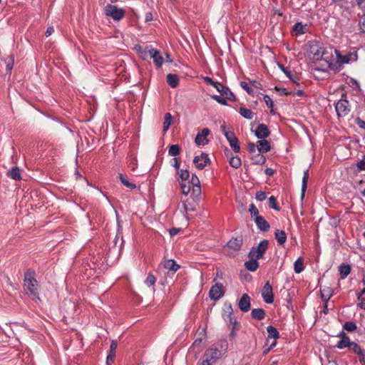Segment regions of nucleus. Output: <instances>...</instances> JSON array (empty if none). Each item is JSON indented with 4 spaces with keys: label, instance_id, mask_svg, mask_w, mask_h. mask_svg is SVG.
I'll return each mask as SVG.
<instances>
[{
    "label": "nucleus",
    "instance_id": "28",
    "mask_svg": "<svg viewBox=\"0 0 365 365\" xmlns=\"http://www.w3.org/2000/svg\"><path fill=\"white\" fill-rule=\"evenodd\" d=\"M166 80H167L168 84L171 88H176L179 84V78H178V75H176V74H173V73L168 74L166 76Z\"/></svg>",
    "mask_w": 365,
    "mask_h": 365
},
{
    "label": "nucleus",
    "instance_id": "9",
    "mask_svg": "<svg viewBox=\"0 0 365 365\" xmlns=\"http://www.w3.org/2000/svg\"><path fill=\"white\" fill-rule=\"evenodd\" d=\"M335 109L339 116H346L350 111L349 101L346 99H340L337 102Z\"/></svg>",
    "mask_w": 365,
    "mask_h": 365
},
{
    "label": "nucleus",
    "instance_id": "32",
    "mask_svg": "<svg viewBox=\"0 0 365 365\" xmlns=\"http://www.w3.org/2000/svg\"><path fill=\"white\" fill-rule=\"evenodd\" d=\"M274 236L279 245H283L286 242L287 235L284 231L278 230L276 231Z\"/></svg>",
    "mask_w": 365,
    "mask_h": 365
},
{
    "label": "nucleus",
    "instance_id": "15",
    "mask_svg": "<svg viewBox=\"0 0 365 365\" xmlns=\"http://www.w3.org/2000/svg\"><path fill=\"white\" fill-rule=\"evenodd\" d=\"M251 307V299L247 294H243L239 302L238 307L242 312H247L250 309Z\"/></svg>",
    "mask_w": 365,
    "mask_h": 365
},
{
    "label": "nucleus",
    "instance_id": "2",
    "mask_svg": "<svg viewBox=\"0 0 365 365\" xmlns=\"http://www.w3.org/2000/svg\"><path fill=\"white\" fill-rule=\"evenodd\" d=\"M24 289L26 293L31 296L33 299H40L39 284L36 279L35 271L31 269H28L24 272Z\"/></svg>",
    "mask_w": 365,
    "mask_h": 365
},
{
    "label": "nucleus",
    "instance_id": "6",
    "mask_svg": "<svg viewBox=\"0 0 365 365\" xmlns=\"http://www.w3.org/2000/svg\"><path fill=\"white\" fill-rule=\"evenodd\" d=\"M223 319L226 322L229 329H230V327L240 328L241 327L240 323L234 317V311L231 304H229L227 307V314H223Z\"/></svg>",
    "mask_w": 365,
    "mask_h": 365
},
{
    "label": "nucleus",
    "instance_id": "3",
    "mask_svg": "<svg viewBox=\"0 0 365 365\" xmlns=\"http://www.w3.org/2000/svg\"><path fill=\"white\" fill-rule=\"evenodd\" d=\"M104 14L106 16L111 17L114 21H119L125 16V11L115 5L108 4L105 7Z\"/></svg>",
    "mask_w": 365,
    "mask_h": 365
},
{
    "label": "nucleus",
    "instance_id": "42",
    "mask_svg": "<svg viewBox=\"0 0 365 365\" xmlns=\"http://www.w3.org/2000/svg\"><path fill=\"white\" fill-rule=\"evenodd\" d=\"M358 299L360 301L359 303V306L361 309H365V288L362 289L359 295L358 296Z\"/></svg>",
    "mask_w": 365,
    "mask_h": 365
},
{
    "label": "nucleus",
    "instance_id": "8",
    "mask_svg": "<svg viewBox=\"0 0 365 365\" xmlns=\"http://www.w3.org/2000/svg\"><path fill=\"white\" fill-rule=\"evenodd\" d=\"M193 163L198 170H201L207 165L210 164V160L207 153H202L200 155H197L194 158Z\"/></svg>",
    "mask_w": 365,
    "mask_h": 365
},
{
    "label": "nucleus",
    "instance_id": "60",
    "mask_svg": "<svg viewBox=\"0 0 365 365\" xmlns=\"http://www.w3.org/2000/svg\"><path fill=\"white\" fill-rule=\"evenodd\" d=\"M170 164L172 166H173L176 169H178V170L179 169L180 163H178V160L176 158H173V159H171Z\"/></svg>",
    "mask_w": 365,
    "mask_h": 365
},
{
    "label": "nucleus",
    "instance_id": "13",
    "mask_svg": "<svg viewBox=\"0 0 365 365\" xmlns=\"http://www.w3.org/2000/svg\"><path fill=\"white\" fill-rule=\"evenodd\" d=\"M215 88L219 93H220L221 96H225V98H227L229 101H236L235 96L228 87L222 85L221 83L219 82V85L216 86Z\"/></svg>",
    "mask_w": 365,
    "mask_h": 365
},
{
    "label": "nucleus",
    "instance_id": "10",
    "mask_svg": "<svg viewBox=\"0 0 365 365\" xmlns=\"http://www.w3.org/2000/svg\"><path fill=\"white\" fill-rule=\"evenodd\" d=\"M262 297L267 304H272L274 302V294L272 285L269 282H266L262 289Z\"/></svg>",
    "mask_w": 365,
    "mask_h": 365
},
{
    "label": "nucleus",
    "instance_id": "27",
    "mask_svg": "<svg viewBox=\"0 0 365 365\" xmlns=\"http://www.w3.org/2000/svg\"><path fill=\"white\" fill-rule=\"evenodd\" d=\"M266 316L265 311L261 308L253 309L251 312V317L256 320H262Z\"/></svg>",
    "mask_w": 365,
    "mask_h": 365
},
{
    "label": "nucleus",
    "instance_id": "46",
    "mask_svg": "<svg viewBox=\"0 0 365 365\" xmlns=\"http://www.w3.org/2000/svg\"><path fill=\"white\" fill-rule=\"evenodd\" d=\"M344 329L347 331H354L356 329V325L352 322H347L344 324Z\"/></svg>",
    "mask_w": 365,
    "mask_h": 365
},
{
    "label": "nucleus",
    "instance_id": "47",
    "mask_svg": "<svg viewBox=\"0 0 365 365\" xmlns=\"http://www.w3.org/2000/svg\"><path fill=\"white\" fill-rule=\"evenodd\" d=\"M211 98L221 105H227V100H228V99L225 98V96L222 97L221 96H218V95H212V96H211Z\"/></svg>",
    "mask_w": 365,
    "mask_h": 365
},
{
    "label": "nucleus",
    "instance_id": "38",
    "mask_svg": "<svg viewBox=\"0 0 365 365\" xmlns=\"http://www.w3.org/2000/svg\"><path fill=\"white\" fill-rule=\"evenodd\" d=\"M172 120V115L170 113H167L165 115L164 118V122H163V130L164 133H166L167 130L169 129L170 123Z\"/></svg>",
    "mask_w": 365,
    "mask_h": 365
},
{
    "label": "nucleus",
    "instance_id": "62",
    "mask_svg": "<svg viewBox=\"0 0 365 365\" xmlns=\"http://www.w3.org/2000/svg\"><path fill=\"white\" fill-rule=\"evenodd\" d=\"M360 28L361 31L365 33V14L361 18Z\"/></svg>",
    "mask_w": 365,
    "mask_h": 365
},
{
    "label": "nucleus",
    "instance_id": "23",
    "mask_svg": "<svg viewBox=\"0 0 365 365\" xmlns=\"http://www.w3.org/2000/svg\"><path fill=\"white\" fill-rule=\"evenodd\" d=\"M257 147L259 153H264L270 150V143L265 139H261L257 142Z\"/></svg>",
    "mask_w": 365,
    "mask_h": 365
},
{
    "label": "nucleus",
    "instance_id": "20",
    "mask_svg": "<svg viewBox=\"0 0 365 365\" xmlns=\"http://www.w3.org/2000/svg\"><path fill=\"white\" fill-rule=\"evenodd\" d=\"M267 331L268 334L266 339L264 346H267L268 345L270 339H277L279 338V333L274 327L269 325L267 327Z\"/></svg>",
    "mask_w": 365,
    "mask_h": 365
},
{
    "label": "nucleus",
    "instance_id": "29",
    "mask_svg": "<svg viewBox=\"0 0 365 365\" xmlns=\"http://www.w3.org/2000/svg\"><path fill=\"white\" fill-rule=\"evenodd\" d=\"M320 293H321V297H322L323 301L324 302V303H327L329 298L332 295V290L329 287H324L320 289Z\"/></svg>",
    "mask_w": 365,
    "mask_h": 365
},
{
    "label": "nucleus",
    "instance_id": "4",
    "mask_svg": "<svg viewBox=\"0 0 365 365\" xmlns=\"http://www.w3.org/2000/svg\"><path fill=\"white\" fill-rule=\"evenodd\" d=\"M269 241L267 240H262L257 247H252L249 252L248 257H255L258 259L263 257L268 248Z\"/></svg>",
    "mask_w": 365,
    "mask_h": 365
},
{
    "label": "nucleus",
    "instance_id": "43",
    "mask_svg": "<svg viewBox=\"0 0 365 365\" xmlns=\"http://www.w3.org/2000/svg\"><path fill=\"white\" fill-rule=\"evenodd\" d=\"M140 53L139 55L140 58H142L143 60L150 58V47L147 46L146 48L144 50L141 47H140Z\"/></svg>",
    "mask_w": 365,
    "mask_h": 365
},
{
    "label": "nucleus",
    "instance_id": "5",
    "mask_svg": "<svg viewBox=\"0 0 365 365\" xmlns=\"http://www.w3.org/2000/svg\"><path fill=\"white\" fill-rule=\"evenodd\" d=\"M225 293V288L222 283L216 282L209 291V297L211 300L217 301L220 299Z\"/></svg>",
    "mask_w": 365,
    "mask_h": 365
},
{
    "label": "nucleus",
    "instance_id": "61",
    "mask_svg": "<svg viewBox=\"0 0 365 365\" xmlns=\"http://www.w3.org/2000/svg\"><path fill=\"white\" fill-rule=\"evenodd\" d=\"M304 267L303 266L302 259L301 257H298V274L304 270Z\"/></svg>",
    "mask_w": 365,
    "mask_h": 365
},
{
    "label": "nucleus",
    "instance_id": "57",
    "mask_svg": "<svg viewBox=\"0 0 365 365\" xmlns=\"http://www.w3.org/2000/svg\"><path fill=\"white\" fill-rule=\"evenodd\" d=\"M257 144L254 143H248L247 144V150L250 153H254L256 151Z\"/></svg>",
    "mask_w": 365,
    "mask_h": 365
},
{
    "label": "nucleus",
    "instance_id": "45",
    "mask_svg": "<svg viewBox=\"0 0 365 365\" xmlns=\"http://www.w3.org/2000/svg\"><path fill=\"white\" fill-rule=\"evenodd\" d=\"M155 282H156L155 277L152 274H148V275L147 276V278L145 281V283L148 287H151L155 284Z\"/></svg>",
    "mask_w": 365,
    "mask_h": 365
},
{
    "label": "nucleus",
    "instance_id": "56",
    "mask_svg": "<svg viewBox=\"0 0 365 365\" xmlns=\"http://www.w3.org/2000/svg\"><path fill=\"white\" fill-rule=\"evenodd\" d=\"M264 100L265 103L267 104V106L269 108H272L273 107V105H274L273 101L272 100V98L268 95H265L264 96Z\"/></svg>",
    "mask_w": 365,
    "mask_h": 365
},
{
    "label": "nucleus",
    "instance_id": "53",
    "mask_svg": "<svg viewBox=\"0 0 365 365\" xmlns=\"http://www.w3.org/2000/svg\"><path fill=\"white\" fill-rule=\"evenodd\" d=\"M267 198L265 192L259 191L256 193V200L258 201H264Z\"/></svg>",
    "mask_w": 365,
    "mask_h": 365
},
{
    "label": "nucleus",
    "instance_id": "35",
    "mask_svg": "<svg viewBox=\"0 0 365 365\" xmlns=\"http://www.w3.org/2000/svg\"><path fill=\"white\" fill-rule=\"evenodd\" d=\"M118 178L121 183L126 187L130 190L136 188V185L134 183L130 182L123 174H119Z\"/></svg>",
    "mask_w": 365,
    "mask_h": 365
},
{
    "label": "nucleus",
    "instance_id": "36",
    "mask_svg": "<svg viewBox=\"0 0 365 365\" xmlns=\"http://www.w3.org/2000/svg\"><path fill=\"white\" fill-rule=\"evenodd\" d=\"M341 278L344 279L350 273L351 267L348 264H341L339 267Z\"/></svg>",
    "mask_w": 365,
    "mask_h": 365
},
{
    "label": "nucleus",
    "instance_id": "48",
    "mask_svg": "<svg viewBox=\"0 0 365 365\" xmlns=\"http://www.w3.org/2000/svg\"><path fill=\"white\" fill-rule=\"evenodd\" d=\"M240 86L246 91V92L251 96L254 95L253 89L249 86V84L245 81L240 82Z\"/></svg>",
    "mask_w": 365,
    "mask_h": 365
},
{
    "label": "nucleus",
    "instance_id": "21",
    "mask_svg": "<svg viewBox=\"0 0 365 365\" xmlns=\"http://www.w3.org/2000/svg\"><path fill=\"white\" fill-rule=\"evenodd\" d=\"M255 222L257 227V228L262 231V232H267L268 231V230L269 229L270 226L269 225V223L265 220V219L259 215V216H257L255 218Z\"/></svg>",
    "mask_w": 365,
    "mask_h": 365
},
{
    "label": "nucleus",
    "instance_id": "41",
    "mask_svg": "<svg viewBox=\"0 0 365 365\" xmlns=\"http://www.w3.org/2000/svg\"><path fill=\"white\" fill-rule=\"evenodd\" d=\"M268 205L270 208H272L274 210H277V211L279 210V207L277 205V202H276V197L273 195L269 197Z\"/></svg>",
    "mask_w": 365,
    "mask_h": 365
},
{
    "label": "nucleus",
    "instance_id": "39",
    "mask_svg": "<svg viewBox=\"0 0 365 365\" xmlns=\"http://www.w3.org/2000/svg\"><path fill=\"white\" fill-rule=\"evenodd\" d=\"M180 147L178 144H174L170 146L168 150V155L175 157L180 154Z\"/></svg>",
    "mask_w": 365,
    "mask_h": 365
},
{
    "label": "nucleus",
    "instance_id": "51",
    "mask_svg": "<svg viewBox=\"0 0 365 365\" xmlns=\"http://www.w3.org/2000/svg\"><path fill=\"white\" fill-rule=\"evenodd\" d=\"M180 186H181L182 192L185 195H187L190 191V182H187V184L182 182Z\"/></svg>",
    "mask_w": 365,
    "mask_h": 365
},
{
    "label": "nucleus",
    "instance_id": "33",
    "mask_svg": "<svg viewBox=\"0 0 365 365\" xmlns=\"http://www.w3.org/2000/svg\"><path fill=\"white\" fill-rule=\"evenodd\" d=\"M240 115L246 119L251 120L254 116L253 112L247 108L240 107L239 110Z\"/></svg>",
    "mask_w": 365,
    "mask_h": 365
},
{
    "label": "nucleus",
    "instance_id": "19",
    "mask_svg": "<svg viewBox=\"0 0 365 365\" xmlns=\"http://www.w3.org/2000/svg\"><path fill=\"white\" fill-rule=\"evenodd\" d=\"M163 267L168 270V274H174L180 268V266L174 259L165 260Z\"/></svg>",
    "mask_w": 365,
    "mask_h": 365
},
{
    "label": "nucleus",
    "instance_id": "54",
    "mask_svg": "<svg viewBox=\"0 0 365 365\" xmlns=\"http://www.w3.org/2000/svg\"><path fill=\"white\" fill-rule=\"evenodd\" d=\"M203 80L207 84L211 85L214 87L219 85L218 81H214L210 77H208V76L204 77Z\"/></svg>",
    "mask_w": 365,
    "mask_h": 365
},
{
    "label": "nucleus",
    "instance_id": "44",
    "mask_svg": "<svg viewBox=\"0 0 365 365\" xmlns=\"http://www.w3.org/2000/svg\"><path fill=\"white\" fill-rule=\"evenodd\" d=\"M309 31V26L305 24H302L301 22H298V36L299 34H304Z\"/></svg>",
    "mask_w": 365,
    "mask_h": 365
},
{
    "label": "nucleus",
    "instance_id": "26",
    "mask_svg": "<svg viewBox=\"0 0 365 365\" xmlns=\"http://www.w3.org/2000/svg\"><path fill=\"white\" fill-rule=\"evenodd\" d=\"M7 176L14 180H21L20 169L17 166L13 167L7 173Z\"/></svg>",
    "mask_w": 365,
    "mask_h": 365
},
{
    "label": "nucleus",
    "instance_id": "12",
    "mask_svg": "<svg viewBox=\"0 0 365 365\" xmlns=\"http://www.w3.org/2000/svg\"><path fill=\"white\" fill-rule=\"evenodd\" d=\"M210 133V130L205 128L201 132L198 133L195 137V143L197 145H205L208 143L209 140L207 139L208 135Z\"/></svg>",
    "mask_w": 365,
    "mask_h": 365
},
{
    "label": "nucleus",
    "instance_id": "50",
    "mask_svg": "<svg viewBox=\"0 0 365 365\" xmlns=\"http://www.w3.org/2000/svg\"><path fill=\"white\" fill-rule=\"evenodd\" d=\"M279 68H281V70L286 74V76L289 78L291 79L292 81H293L294 83H297V81L294 80V76L292 75V71H289L288 69V68H286L282 65H279Z\"/></svg>",
    "mask_w": 365,
    "mask_h": 365
},
{
    "label": "nucleus",
    "instance_id": "37",
    "mask_svg": "<svg viewBox=\"0 0 365 365\" xmlns=\"http://www.w3.org/2000/svg\"><path fill=\"white\" fill-rule=\"evenodd\" d=\"M229 163L230 166L235 169L239 168L242 165L241 159L238 156H232Z\"/></svg>",
    "mask_w": 365,
    "mask_h": 365
},
{
    "label": "nucleus",
    "instance_id": "14",
    "mask_svg": "<svg viewBox=\"0 0 365 365\" xmlns=\"http://www.w3.org/2000/svg\"><path fill=\"white\" fill-rule=\"evenodd\" d=\"M225 136L227 140L229 142L230 146L233 150L235 153H239L240 151V146L239 145V141L235 134L232 133H225Z\"/></svg>",
    "mask_w": 365,
    "mask_h": 365
},
{
    "label": "nucleus",
    "instance_id": "63",
    "mask_svg": "<svg viewBox=\"0 0 365 365\" xmlns=\"http://www.w3.org/2000/svg\"><path fill=\"white\" fill-rule=\"evenodd\" d=\"M264 173L267 175V176H272L274 173V170L270 168H267L265 170H264Z\"/></svg>",
    "mask_w": 365,
    "mask_h": 365
},
{
    "label": "nucleus",
    "instance_id": "25",
    "mask_svg": "<svg viewBox=\"0 0 365 365\" xmlns=\"http://www.w3.org/2000/svg\"><path fill=\"white\" fill-rule=\"evenodd\" d=\"M250 260L245 262V268L251 272H255L259 267L258 259L255 257H250Z\"/></svg>",
    "mask_w": 365,
    "mask_h": 365
},
{
    "label": "nucleus",
    "instance_id": "55",
    "mask_svg": "<svg viewBox=\"0 0 365 365\" xmlns=\"http://www.w3.org/2000/svg\"><path fill=\"white\" fill-rule=\"evenodd\" d=\"M14 56H11L9 61L6 63V71H7L11 72V71L12 70L13 66H14Z\"/></svg>",
    "mask_w": 365,
    "mask_h": 365
},
{
    "label": "nucleus",
    "instance_id": "40",
    "mask_svg": "<svg viewBox=\"0 0 365 365\" xmlns=\"http://www.w3.org/2000/svg\"><path fill=\"white\" fill-rule=\"evenodd\" d=\"M351 351L358 355H363L362 350L361 347L355 342H351L349 347Z\"/></svg>",
    "mask_w": 365,
    "mask_h": 365
},
{
    "label": "nucleus",
    "instance_id": "64",
    "mask_svg": "<svg viewBox=\"0 0 365 365\" xmlns=\"http://www.w3.org/2000/svg\"><path fill=\"white\" fill-rule=\"evenodd\" d=\"M54 31V29L53 27L52 26H49L47 28L46 32H45V35L46 36L48 37L49 36H51Z\"/></svg>",
    "mask_w": 365,
    "mask_h": 365
},
{
    "label": "nucleus",
    "instance_id": "52",
    "mask_svg": "<svg viewBox=\"0 0 365 365\" xmlns=\"http://www.w3.org/2000/svg\"><path fill=\"white\" fill-rule=\"evenodd\" d=\"M249 211H250L252 217L255 216L256 217L257 216H259L258 215V213H259L258 209L254 204H251L250 205Z\"/></svg>",
    "mask_w": 365,
    "mask_h": 365
},
{
    "label": "nucleus",
    "instance_id": "49",
    "mask_svg": "<svg viewBox=\"0 0 365 365\" xmlns=\"http://www.w3.org/2000/svg\"><path fill=\"white\" fill-rule=\"evenodd\" d=\"M178 175L180 176V178L182 180V181H185L187 180H188L189 177H190V173L187 170H180L178 173Z\"/></svg>",
    "mask_w": 365,
    "mask_h": 365
},
{
    "label": "nucleus",
    "instance_id": "22",
    "mask_svg": "<svg viewBox=\"0 0 365 365\" xmlns=\"http://www.w3.org/2000/svg\"><path fill=\"white\" fill-rule=\"evenodd\" d=\"M189 182L192 184V192L199 195L201 192L200 182L195 174L192 175L191 181Z\"/></svg>",
    "mask_w": 365,
    "mask_h": 365
},
{
    "label": "nucleus",
    "instance_id": "17",
    "mask_svg": "<svg viewBox=\"0 0 365 365\" xmlns=\"http://www.w3.org/2000/svg\"><path fill=\"white\" fill-rule=\"evenodd\" d=\"M150 58L153 59L154 63L157 68L162 66L163 58L157 49L150 47Z\"/></svg>",
    "mask_w": 365,
    "mask_h": 365
},
{
    "label": "nucleus",
    "instance_id": "1",
    "mask_svg": "<svg viewBox=\"0 0 365 365\" xmlns=\"http://www.w3.org/2000/svg\"><path fill=\"white\" fill-rule=\"evenodd\" d=\"M304 56L311 61L317 71H327L334 68L332 55L325 51L318 41H309L303 48Z\"/></svg>",
    "mask_w": 365,
    "mask_h": 365
},
{
    "label": "nucleus",
    "instance_id": "16",
    "mask_svg": "<svg viewBox=\"0 0 365 365\" xmlns=\"http://www.w3.org/2000/svg\"><path fill=\"white\" fill-rule=\"evenodd\" d=\"M270 134L268 127L264 124L260 123L255 130V136L259 139H265Z\"/></svg>",
    "mask_w": 365,
    "mask_h": 365
},
{
    "label": "nucleus",
    "instance_id": "58",
    "mask_svg": "<svg viewBox=\"0 0 365 365\" xmlns=\"http://www.w3.org/2000/svg\"><path fill=\"white\" fill-rule=\"evenodd\" d=\"M240 328L236 327H230V333L229 334L230 339H234L237 335V331L240 330Z\"/></svg>",
    "mask_w": 365,
    "mask_h": 365
},
{
    "label": "nucleus",
    "instance_id": "31",
    "mask_svg": "<svg viewBox=\"0 0 365 365\" xmlns=\"http://www.w3.org/2000/svg\"><path fill=\"white\" fill-rule=\"evenodd\" d=\"M351 343V341H350L349 338L346 336L344 333L343 335L341 336V340L338 342L336 346L339 349H341L346 347H349Z\"/></svg>",
    "mask_w": 365,
    "mask_h": 365
},
{
    "label": "nucleus",
    "instance_id": "30",
    "mask_svg": "<svg viewBox=\"0 0 365 365\" xmlns=\"http://www.w3.org/2000/svg\"><path fill=\"white\" fill-rule=\"evenodd\" d=\"M309 178V170H305L304 171V175L302 178V189H301V197L302 199L304 197V193L307 190V180Z\"/></svg>",
    "mask_w": 365,
    "mask_h": 365
},
{
    "label": "nucleus",
    "instance_id": "7",
    "mask_svg": "<svg viewBox=\"0 0 365 365\" xmlns=\"http://www.w3.org/2000/svg\"><path fill=\"white\" fill-rule=\"evenodd\" d=\"M337 62L340 63H349L357 60V54L356 51L349 52L344 55H341L338 51H334Z\"/></svg>",
    "mask_w": 365,
    "mask_h": 365
},
{
    "label": "nucleus",
    "instance_id": "34",
    "mask_svg": "<svg viewBox=\"0 0 365 365\" xmlns=\"http://www.w3.org/2000/svg\"><path fill=\"white\" fill-rule=\"evenodd\" d=\"M252 161L255 165H263L266 162V158L262 153H259L252 158Z\"/></svg>",
    "mask_w": 365,
    "mask_h": 365
},
{
    "label": "nucleus",
    "instance_id": "11",
    "mask_svg": "<svg viewBox=\"0 0 365 365\" xmlns=\"http://www.w3.org/2000/svg\"><path fill=\"white\" fill-rule=\"evenodd\" d=\"M221 352L217 348H209L207 349L204 355L203 359L212 362V364H215L217 360L220 357Z\"/></svg>",
    "mask_w": 365,
    "mask_h": 365
},
{
    "label": "nucleus",
    "instance_id": "18",
    "mask_svg": "<svg viewBox=\"0 0 365 365\" xmlns=\"http://www.w3.org/2000/svg\"><path fill=\"white\" fill-rule=\"evenodd\" d=\"M242 245V239L241 237H232L227 244V247L234 252L239 251Z\"/></svg>",
    "mask_w": 365,
    "mask_h": 365
},
{
    "label": "nucleus",
    "instance_id": "59",
    "mask_svg": "<svg viewBox=\"0 0 365 365\" xmlns=\"http://www.w3.org/2000/svg\"><path fill=\"white\" fill-rule=\"evenodd\" d=\"M357 167L360 170H365V156L358 163Z\"/></svg>",
    "mask_w": 365,
    "mask_h": 365
},
{
    "label": "nucleus",
    "instance_id": "24",
    "mask_svg": "<svg viewBox=\"0 0 365 365\" xmlns=\"http://www.w3.org/2000/svg\"><path fill=\"white\" fill-rule=\"evenodd\" d=\"M118 346L117 341L112 340L110 346V351L107 356L106 363L109 364L110 361L113 362L114 358L115 356V350Z\"/></svg>",
    "mask_w": 365,
    "mask_h": 365
}]
</instances>
